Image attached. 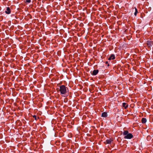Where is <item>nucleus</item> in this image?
I'll return each instance as SVG.
<instances>
[{
	"label": "nucleus",
	"instance_id": "1",
	"mask_svg": "<svg viewBox=\"0 0 153 153\" xmlns=\"http://www.w3.org/2000/svg\"><path fill=\"white\" fill-rule=\"evenodd\" d=\"M123 134L125 136V139H131L133 137V135L131 133H129L128 131H125L123 133Z\"/></svg>",
	"mask_w": 153,
	"mask_h": 153
},
{
	"label": "nucleus",
	"instance_id": "2",
	"mask_svg": "<svg viewBox=\"0 0 153 153\" xmlns=\"http://www.w3.org/2000/svg\"><path fill=\"white\" fill-rule=\"evenodd\" d=\"M68 88L64 85H62L60 87L59 91L62 95L65 94L67 92Z\"/></svg>",
	"mask_w": 153,
	"mask_h": 153
},
{
	"label": "nucleus",
	"instance_id": "3",
	"mask_svg": "<svg viewBox=\"0 0 153 153\" xmlns=\"http://www.w3.org/2000/svg\"><path fill=\"white\" fill-rule=\"evenodd\" d=\"M146 44L148 46V47H150L152 46V41L150 40L148 41Z\"/></svg>",
	"mask_w": 153,
	"mask_h": 153
},
{
	"label": "nucleus",
	"instance_id": "4",
	"mask_svg": "<svg viewBox=\"0 0 153 153\" xmlns=\"http://www.w3.org/2000/svg\"><path fill=\"white\" fill-rule=\"evenodd\" d=\"M115 58V56L114 55L112 54L111 56L108 58V60H111V59H114Z\"/></svg>",
	"mask_w": 153,
	"mask_h": 153
},
{
	"label": "nucleus",
	"instance_id": "5",
	"mask_svg": "<svg viewBox=\"0 0 153 153\" xmlns=\"http://www.w3.org/2000/svg\"><path fill=\"white\" fill-rule=\"evenodd\" d=\"M98 70H94L92 72V74L93 75H96L98 73Z\"/></svg>",
	"mask_w": 153,
	"mask_h": 153
},
{
	"label": "nucleus",
	"instance_id": "6",
	"mask_svg": "<svg viewBox=\"0 0 153 153\" xmlns=\"http://www.w3.org/2000/svg\"><path fill=\"white\" fill-rule=\"evenodd\" d=\"M5 13L7 14H9L10 13V10L9 7H7L6 9V10L5 11Z\"/></svg>",
	"mask_w": 153,
	"mask_h": 153
},
{
	"label": "nucleus",
	"instance_id": "7",
	"mask_svg": "<svg viewBox=\"0 0 153 153\" xmlns=\"http://www.w3.org/2000/svg\"><path fill=\"white\" fill-rule=\"evenodd\" d=\"M113 140L111 139H108L106 140V142L107 144H111Z\"/></svg>",
	"mask_w": 153,
	"mask_h": 153
},
{
	"label": "nucleus",
	"instance_id": "8",
	"mask_svg": "<svg viewBox=\"0 0 153 153\" xmlns=\"http://www.w3.org/2000/svg\"><path fill=\"white\" fill-rule=\"evenodd\" d=\"M123 106L125 109H126L128 107V105L126 103L124 102L123 103Z\"/></svg>",
	"mask_w": 153,
	"mask_h": 153
},
{
	"label": "nucleus",
	"instance_id": "9",
	"mask_svg": "<svg viewBox=\"0 0 153 153\" xmlns=\"http://www.w3.org/2000/svg\"><path fill=\"white\" fill-rule=\"evenodd\" d=\"M102 117H107V113L106 112H104L102 114Z\"/></svg>",
	"mask_w": 153,
	"mask_h": 153
},
{
	"label": "nucleus",
	"instance_id": "10",
	"mask_svg": "<svg viewBox=\"0 0 153 153\" xmlns=\"http://www.w3.org/2000/svg\"><path fill=\"white\" fill-rule=\"evenodd\" d=\"M146 122V120L145 118H143L142 119V122L143 123H145Z\"/></svg>",
	"mask_w": 153,
	"mask_h": 153
},
{
	"label": "nucleus",
	"instance_id": "11",
	"mask_svg": "<svg viewBox=\"0 0 153 153\" xmlns=\"http://www.w3.org/2000/svg\"><path fill=\"white\" fill-rule=\"evenodd\" d=\"M134 8L135 9V12L134 13V15L135 16H136L137 15V13L138 12V11H137V9L136 8V7H135Z\"/></svg>",
	"mask_w": 153,
	"mask_h": 153
},
{
	"label": "nucleus",
	"instance_id": "12",
	"mask_svg": "<svg viewBox=\"0 0 153 153\" xmlns=\"http://www.w3.org/2000/svg\"><path fill=\"white\" fill-rule=\"evenodd\" d=\"M26 2L27 3H30L31 1L30 0H25Z\"/></svg>",
	"mask_w": 153,
	"mask_h": 153
},
{
	"label": "nucleus",
	"instance_id": "13",
	"mask_svg": "<svg viewBox=\"0 0 153 153\" xmlns=\"http://www.w3.org/2000/svg\"><path fill=\"white\" fill-rule=\"evenodd\" d=\"M33 117H34V118H36V116L35 115H34L33 116Z\"/></svg>",
	"mask_w": 153,
	"mask_h": 153
},
{
	"label": "nucleus",
	"instance_id": "14",
	"mask_svg": "<svg viewBox=\"0 0 153 153\" xmlns=\"http://www.w3.org/2000/svg\"><path fill=\"white\" fill-rule=\"evenodd\" d=\"M105 63L106 64H107L108 63V62L107 61Z\"/></svg>",
	"mask_w": 153,
	"mask_h": 153
},
{
	"label": "nucleus",
	"instance_id": "15",
	"mask_svg": "<svg viewBox=\"0 0 153 153\" xmlns=\"http://www.w3.org/2000/svg\"><path fill=\"white\" fill-rule=\"evenodd\" d=\"M74 153V152H73V153Z\"/></svg>",
	"mask_w": 153,
	"mask_h": 153
}]
</instances>
